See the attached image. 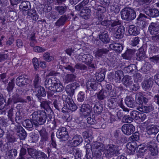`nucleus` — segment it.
Segmentation results:
<instances>
[{
  "label": "nucleus",
  "mask_w": 159,
  "mask_h": 159,
  "mask_svg": "<svg viewBox=\"0 0 159 159\" xmlns=\"http://www.w3.org/2000/svg\"><path fill=\"white\" fill-rule=\"evenodd\" d=\"M57 79L55 77H52L50 78H47L44 82V86L45 88L50 90H52Z\"/></svg>",
  "instance_id": "obj_18"
},
{
  "label": "nucleus",
  "mask_w": 159,
  "mask_h": 159,
  "mask_svg": "<svg viewBox=\"0 0 159 159\" xmlns=\"http://www.w3.org/2000/svg\"><path fill=\"white\" fill-rule=\"evenodd\" d=\"M137 70V67L134 64H130L129 65L125 67L124 69L125 73L130 75L134 74Z\"/></svg>",
  "instance_id": "obj_21"
},
{
  "label": "nucleus",
  "mask_w": 159,
  "mask_h": 159,
  "mask_svg": "<svg viewBox=\"0 0 159 159\" xmlns=\"http://www.w3.org/2000/svg\"><path fill=\"white\" fill-rule=\"evenodd\" d=\"M56 135L58 138L64 141L67 140L69 137L67 129L64 127L60 128L58 129Z\"/></svg>",
  "instance_id": "obj_6"
},
{
  "label": "nucleus",
  "mask_w": 159,
  "mask_h": 159,
  "mask_svg": "<svg viewBox=\"0 0 159 159\" xmlns=\"http://www.w3.org/2000/svg\"><path fill=\"white\" fill-rule=\"evenodd\" d=\"M7 138L8 142L11 143H14L16 141V137L14 135L9 134L7 136Z\"/></svg>",
  "instance_id": "obj_61"
},
{
  "label": "nucleus",
  "mask_w": 159,
  "mask_h": 159,
  "mask_svg": "<svg viewBox=\"0 0 159 159\" xmlns=\"http://www.w3.org/2000/svg\"><path fill=\"white\" fill-rule=\"evenodd\" d=\"M5 102L4 107L6 109H8L9 107V106L11 105L16 104L18 102H26L23 98L20 97L19 95L16 93H13L12 96H10L9 95V98L7 99V102H6V100L4 98L2 94L0 93V102L4 104Z\"/></svg>",
  "instance_id": "obj_2"
},
{
  "label": "nucleus",
  "mask_w": 159,
  "mask_h": 159,
  "mask_svg": "<svg viewBox=\"0 0 159 159\" xmlns=\"http://www.w3.org/2000/svg\"><path fill=\"white\" fill-rule=\"evenodd\" d=\"M97 98L99 100H104L108 95L107 91L103 89H102L98 92L96 93Z\"/></svg>",
  "instance_id": "obj_33"
},
{
  "label": "nucleus",
  "mask_w": 159,
  "mask_h": 159,
  "mask_svg": "<svg viewBox=\"0 0 159 159\" xmlns=\"http://www.w3.org/2000/svg\"><path fill=\"white\" fill-rule=\"evenodd\" d=\"M92 149L93 151H104L105 149V146L103 143L97 142H94L92 144Z\"/></svg>",
  "instance_id": "obj_23"
},
{
  "label": "nucleus",
  "mask_w": 159,
  "mask_h": 159,
  "mask_svg": "<svg viewBox=\"0 0 159 159\" xmlns=\"http://www.w3.org/2000/svg\"><path fill=\"white\" fill-rule=\"evenodd\" d=\"M17 135L19 136L20 140H24L27 136V133L24 129L21 132L17 134Z\"/></svg>",
  "instance_id": "obj_60"
},
{
  "label": "nucleus",
  "mask_w": 159,
  "mask_h": 159,
  "mask_svg": "<svg viewBox=\"0 0 159 159\" xmlns=\"http://www.w3.org/2000/svg\"><path fill=\"white\" fill-rule=\"evenodd\" d=\"M55 9L58 14L60 15H62L66 12L67 10V7L65 5L63 6H56Z\"/></svg>",
  "instance_id": "obj_39"
},
{
  "label": "nucleus",
  "mask_w": 159,
  "mask_h": 159,
  "mask_svg": "<svg viewBox=\"0 0 159 159\" xmlns=\"http://www.w3.org/2000/svg\"><path fill=\"white\" fill-rule=\"evenodd\" d=\"M117 150L116 146L114 145H108L104 149L103 156L107 158L112 157L115 153Z\"/></svg>",
  "instance_id": "obj_5"
},
{
  "label": "nucleus",
  "mask_w": 159,
  "mask_h": 159,
  "mask_svg": "<svg viewBox=\"0 0 159 159\" xmlns=\"http://www.w3.org/2000/svg\"><path fill=\"white\" fill-rule=\"evenodd\" d=\"M52 105L54 107L58 110L61 109L63 105V102L59 99H55L53 100Z\"/></svg>",
  "instance_id": "obj_42"
},
{
  "label": "nucleus",
  "mask_w": 159,
  "mask_h": 159,
  "mask_svg": "<svg viewBox=\"0 0 159 159\" xmlns=\"http://www.w3.org/2000/svg\"><path fill=\"white\" fill-rule=\"evenodd\" d=\"M145 13L150 17H156L159 16V11L157 9L147 7L144 9Z\"/></svg>",
  "instance_id": "obj_17"
},
{
  "label": "nucleus",
  "mask_w": 159,
  "mask_h": 159,
  "mask_svg": "<svg viewBox=\"0 0 159 159\" xmlns=\"http://www.w3.org/2000/svg\"><path fill=\"white\" fill-rule=\"evenodd\" d=\"M36 159H48L47 157L43 152H39L36 157Z\"/></svg>",
  "instance_id": "obj_62"
},
{
  "label": "nucleus",
  "mask_w": 159,
  "mask_h": 159,
  "mask_svg": "<svg viewBox=\"0 0 159 159\" xmlns=\"http://www.w3.org/2000/svg\"><path fill=\"white\" fill-rule=\"evenodd\" d=\"M62 98L63 100L67 104L69 110L74 111L77 109V107L72 98L66 95L62 96Z\"/></svg>",
  "instance_id": "obj_10"
},
{
  "label": "nucleus",
  "mask_w": 159,
  "mask_h": 159,
  "mask_svg": "<svg viewBox=\"0 0 159 159\" xmlns=\"http://www.w3.org/2000/svg\"><path fill=\"white\" fill-rule=\"evenodd\" d=\"M27 150L29 155L33 157H36L37 155H38L39 152L37 151L35 149L31 148H28Z\"/></svg>",
  "instance_id": "obj_50"
},
{
  "label": "nucleus",
  "mask_w": 159,
  "mask_h": 159,
  "mask_svg": "<svg viewBox=\"0 0 159 159\" xmlns=\"http://www.w3.org/2000/svg\"><path fill=\"white\" fill-rule=\"evenodd\" d=\"M159 131V126L152 125L147 128V133L149 135L156 134Z\"/></svg>",
  "instance_id": "obj_27"
},
{
  "label": "nucleus",
  "mask_w": 159,
  "mask_h": 159,
  "mask_svg": "<svg viewBox=\"0 0 159 159\" xmlns=\"http://www.w3.org/2000/svg\"><path fill=\"white\" fill-rule=\"evenodd\" d=\"M103 106L101 104H95L93 107V110L95 114H100L103 111Z\"/></svg>",
  "instance_id": "obj_43"
},
{
  "label": "nucleus",
  "mask_w": 159,
  "mask_h": 159,
  "mask_svg": "<svg viewBox=\"0 0 159 159\" xmlns=\"http://www.w3.org/2000/svg\"><path fill=\"white\" fill-rule=\"evenodd\" d=\"M75 159H81L82 156L81 151L79 148L75 150V152L73 154Z\"/></svg>",
  "instance_id": "obj_55"
},
{
  "label": "nucleus",
  "mask_w": 159,
  "mask_h": 159,
  "mask_svg": "<svg viewBox=\"0 0 159 159\" xmlns=\"http://www.w3.org/2000/svg\"><path fill=\"white\" fill-rule=\"evenodd\" d=\"M126 147L130 151V153L134 154L137 147L136 143L134 142L128 143L126 145Z\"/></svg>",
  "instance_id": "obj_35"
},
{
  "label": "nucleus",
  "mask_w": 159,
  "mask_h": 159,
  "mask_svg": "<svg viewBox=\"0 0 159 159\" xmlns=\"http://www.w3.org/2000/svg\"><path fill=\"white\" fill-rule=\"evenodd\" d=\"M98 36L99 39L103 43L107 44L109 42L110 39L107 32H100Z\"/></svg>",
  "instance_id": "obj_20"
},
{
  "label": "nucleus",
  "mask_w": 159,
  "mask_h": 159,
  "mask_svg": "<svg viewBox=\"0 0 159 159\" xmlns=\"http://www.w3.org/2000/svg\"><path fill=\"white\" fill-rule=\"evenodd\" d=\"M26 11V13L29 16H30L32 19L34 20H38L39 17L38 15L36 13V11L34 8L29 9Z\"/></svg>",
  "instance_id": "obj_32"
},
{
  "label": "nucleus",
  "mask_w": 159,
  "mask_h": 159,
  "mask_svg": "<svg viewBox=\"0 0 159 159\" xmlns=\"http://www.w3.org/2000/svg\"><path fill=\"white\" fill-rule=\"evenodd\" d=\"M136 51L135 49L127 48L125 52L122 54V57L124 59L131 61Z\"/></svg>",
  "instance_id": "obj_16"
},
{
  "label": "nucleus",
  "mask_w": 159,
  "mask_h": 159,
  "mask_svg": "<svg viewBox=\"0 0 159 159\" xmlns=\"http://www.w3.org/2000/svg\"><path fill=\"white\" fill-rule=\"evenodd\" d=\"M153 82L152 78H149L148 79H146L142 83L143 88L145 90L149 89L153 85Z\"/></svg>",
  "instance_id": "obj_31"
},
{
  "label": "nucleus",
  "mask_w": 159,
  "mask_h": 159,
  "mask_svg": "<svg viewBox=\"0 0 159 159\" xmlns=\"http://www.w3.org/2000/svg\"><path fill=\"white\" fill-rule=\"evenodd\" d=\"M148 149L150 151L152 156H156L158 155V151L156 146L149 145Z\"/></svg>",
  "instance_id": "obj_45"
},
{
  "label": "nucleus",
  "mask_w": 159,
  "mask_h": 159,
  "mask_svg": "<svg viewBox=\"0 0 159 159\" xmlns=\"http://www.w3.org/2000/svg\"><path fill=\"white\" fill-rule=\"evenodd\" d=\"M91 12V10L87 7H85L84 10L80 12V16L85 19H88L90 16Z\"/></svg>",
  "instance_id": "obj_26"
},
{
  "label": "nucleus",
  "mask_w": 159,
  "mask_h": 159,
  "mask_svg": "<svg viewBox=\"0 0 159 159\" xmlns=\"http://www.w3.org/2000/svg\"><path fill=\"white\" fill-rule=\"evenodd\" d=\"M43 57L44 60L48 62L52 61L54 59V57L50 55V53L47 52H45L43 55Z\"/></svg>",
  "instance_id": "obj_54"
},
{
  "label": "nucleus",
  "mask_w": 159,
  "mask_h": 159,
  "mask_svg": "<svg viewBox=\"0 0 159 159\" xmlns=\"http://www.w3.org/2000/svg\"><path fill=\"white\" fill-rule=\"evenodd\" d=\"M121 130L124 134L129 135L134 132L135 130V128L132 124H126L122 126Z\"/></svg>",
  "instance_id": "obj_11"
},
{
  "label": "nucleus",
  "mask_w": 159,
  "mask_h": 159,
  "mask_svg": "<svg viewBox=\"0 0 159 159\" xmlns=\"http://www.w3.org/2000/svg\"><path fill=\"white\" fill-rule=\"evenodd\" d=\"M20 10L26 11L29 9H30L31 5L30 3L27 1L22 2L20 5Z\"/></svg>",
  "instance_id": "obj_38"
},
{
  "label": "nucleus",
  "mask_w": 159,
  "mask_h": 159,
  "mask_svg": "<svg viewBox=\"0 0 159 159\" xmlns=\"http://www.w3.org/2000/svg\"><path fill=\"white\" fill-rule=\"evenodd\" d=\"M40 78L38 74H36L33 84L34 88H37V87L40 86L39 85L40 82Z\"/></svg>",
  "instance_id": "obj_53"
},
{
  "label": "nucleus",
  "mask_w": 159,
  "mask_h": 159,
  "mask_svg": "<svg viewBox=\"0 0 159 159\" xmlns=\"http://www.w3.org/2000/svg\"><path fill=\"white\" fill-rule=\"evenodd\" d=\"M77 58L80 61H81L91 68L95 69L97 68L96 65L92 64L93 57L90 54H86L83 55H79L78 56Z\"/></svg>",
  "instance_id": "obj_4"
},
{
  "label": "nucleus",
  "mask_w": 159,
  "mask_h": 159,
  "mask_svg": "<svg viewBox=\"0 0 159 159\" xmlns=\"http://www.w3.org/2000/svg\"><path fill=\"white\" fill-rule=\"evenodd\" d=\"M82 137L80 135L76 134L74 136L72 140L69 141V143L73 146H77L82 143Z\"/></svg>",
  "instance_id": "obj_22"
},
{
  "label": "nucleus",
  "mask_w": 159,
  "mask_h": 159,
  "mask_svg": "<svg viewBox=\"0 0 159 159\" xmlns=\"http://www.w3.org/2000/svg\"><path fill=\"white\" fill-rule=\"evenodd\" d=\"M75 75L73 74L66 75L65 77V82L68 83L74 81L76 78Z\"/></svg>",
  "instance_id": "obj_46"
},
{
  "label": "nucleus",
  "mask_w": 159,
  "mask_h": 159,
  "mask_svg": "<svg viewBox=\"0 0 159 159\" xmlns=\"http://www.w3.org/2000/svg\"><path fill=\"white\" fill-rule=\"evenodd\" d=\"M125 101L126 105L128 107L134 108L136 106V102L134 98L132 96H127Z\"/></svg>",
  "instance_id": "obj_25"
},
{
  "label": "nucleus",
  "mask_w": 159,
  "mask_h": 159,
  "mask_svg": "<svg viewBox=\"0 0 159 159\" xmlns=\"http://www.w3.org/2000/svg\"><path fill=\"white\" fill-rule=\"evenodd\" d=\"M31 90L37 92L36 96L38 101H41L42 98H43L46 96V91L45 88L41 86L34 89L32 88Z\"/></svg>",
  "instance_id": "obj_8"
},
{
  "label": "nucleus",
  "mask_w": 159,
  "mask_h": 159,
  "mask_svg": "<svg viewBox=\"0 0 159 159\" xmlns=\"http://www.w3.org/2000/svg\"><path fill=\"white\" fill-rule=\"evenodd\" d=\"M115 76L118 80H120L124 76L123 72L121 70H117L115 72Z\"/></svg>",
  "instance_id": "obj_58"
},
{
  "label": "nucleus",
  "mask_w": 159,
  "mask_h": 159,
  "mask_svg": "<svg viewBox=\"0 0 159 159\" xmlns=\"http://www.w3.org/2000/svg\"><path fill=\"white\" fill-rule=\"evenodd\" d=\"M85 93L84 92L80 91L79 93L77 100L78 101L82 102H83L85 99Z\"/></svg>",
  "instance_id": "obj_59"
},
{
  "label": "nucleus",
  "mask_w": 159,
  "mask_h": 159,
  "mask_svg": "<svg viewBox=\"0 0 159 159\" xmlns=\"http://www.w3.org/2000/svg\"><path fill=\"white\" fill-rule=\"evenodd\" d=\"M79 86V84L76 82L68 85L66 88V92L70 96H72L74 94L75 90Z\"/></svg>",
  "instance_id": "obj_13"
},
{
  "label": "nucleus",
  "mask_w": 159,
  "mask_h": 159,
  "mask_svg": "<svg viewBox=\"0 0 159 159\" xmlns=\"http://www.w3.org/2000/svg\"><path fill=\"white\" fill-rule=\"evenodd\" d=\"M75 68L84 71L88 70L87 67L85 65L81 63H76L75 66Z\"/></svg>",
  "instance_id": "obj_48"
},
{
  "label": "nucleus",
  "mask_w": 159,
  "mask_h": 159,
  "mask_svg": "<svg viewBox=\"0 0 159 159\" xmlns=\"http://www.w3.org/2000/svg\"><path fill=\"white\" fill-rule=\"evenodd\" d=\"M68 19V17L66 15L61 16L55 23V25L57 26L63 25Z\"/></svg>",
  "instance_id": "obj_37"
},
{
  "label": "nucleus",
  "mask_w": 159,
  "mask_h": 159,
  "mask_svg": "<svg viewBox=\"0 0 159 159\" xmlns=\"http://www.w3.org/2000/svg\"><path fill=\"white\" fill-rule=\"evenodd\" d=\"M139 139V134L138 132H135L129 137V140L131 141H137Z\"/></svg>",
  "instance_id": "obj_56"
},
{
  "label": "nucleus",
  "mask_w": 159,
  "mask_h": 159,
  "mask_svg": "<svg viewBox=\"0 0 159 159\" xmlns=\"http://www.w3.org/2000/svg\"><path fill=\"white\" fill-rule=\"evenodd\" d=\"M86 85L87 89L90 91H95L101 87V84L93 79L88 80Z\"/></svg>",
  "instance_id": "obj_7"
},
{
  "label": "nucleus",
  "mask_w": 159,
  "mask_h": 159,
  "mask_svg": "<svg viewBox=\"0 0 159 159\" xmlns=\"http://www.w3.org/2000/svg\"><path fill=\"white\" fill-rule=\"evenodd\" d=\"M8 156L10 158L15 157L17 155V151L16 149H12L9 150L7 152Z\"/></svg>",
  "instance_id": "obj_51"
},
{
  "label": "nucleus",
  "mask_w": 159,
  "mask_h": 159,
  "mask_svg": "<svg viewBox=\"0 0 159 159\" xmlns=\"http://www.w3.org/2000/svg\"><path fill=\"white\" fill-rule=\"evenodd\" d=\"M30 83V80L25 78L24 75H20L16 79V84L20 87H24L26 86Z\"/></svg>",
  "instance_id": "obj_12"
},
{
  "label": "nucleus",
  "mask_w": 159,
  "mask_h": 159,
  "mask_svg": "<svg viewBox=\"0 0 159 159\" xmlns=\"http://www.w3.org/2000/svg\"><path fill=\"white\" fill-rule=\"evenodd\" d=\"M75 146H73L71 144H70L69 142L68 143V146L67 149V152L70 154H73L75 152V150H76L77 149V148H75Z\"/></svg>",
  "instance_id": "obj_57"
},
{
  "label": "nucleus",
  "mask_w": 159,
  "mask_h": 159,
  "mask_svg": "<svg viewBox=\"0 0 159 159\" xmlns=\"http://www.w3.org/2000/svg\"><path fill=\"white\" fill-rule=\"evenodd\" d=\"M39 133L41 136V141L43 143L46 142L48 138V134L46 130L44 129H41L39 131Z\"/></svg>",
  "instance_id": "obj_40"
},
{
  "label": "nucleus",
  "mask_w": 159,
  "mask_h": 159,
  "mask_svg": "<svg viewBox=\"0 0 159 159\" xmlns=\"http://www.w3.org/2000/svg\"><path fill=\"white\" fill-rule=\"evenodd\" d=\"M154 109L153 107L151 105L147 106H139L138 110L143 112L148 113L152 111Z\"/></svg>",
  "instance_id": "obj_36"
},
{
  "label": "nucleus",
  "mask_w": 159,
  "mask_h": 159,
  "mask_svg": "<svg viewBox=\"0 0 159 159\" xmlns=\"http://www.w3.org/2000/svg\"><path fill=\"white\" fill-rule=\"evenodd\" d=\"M148 30L152 35L157 34L159 33V25L156 23L152 22L149 26Z\"/></svg>",
  "instance_id": "obj_14"
},
{
  "label": "nucleus",
  "mask_w": 159,
  "mask_h": 159,
  "mask_svg": "<svg viewBox=\"0 0 159 159\" xmlns=\"http://www.w3.org/2000/svg\"><path fill=\"white\" fill-rule=\"evenodd\" d=\"M120 13L122 19L127 21L133 20L136 16L135 11L129 7L125 8L121 10Z\"/></svg>",
  "instance_id": "obj_3"
},
{
  "label": "nucleus",
  "mask_w": 159,
  "mask_h": 159,
  "mask_svg": "<svg viewBox=\"0 0 159 159\" xmlns=\"http://www.w3.org/2000/svg\"><path fill=\"white\" fill-rule=\"evenodd\" d=\"M117 102L115 98H111L108 101V107L110 109H114L117 106Z\"/></svg>",
  "instance_id": "obj_41"
},
{
  "label": "nucleus",
  "mask_w": 159,
  "mask_h": 159,
  "mask_svg": "<svg viewBox=\"0 0 159 159\" xmlns=\"http://www.w3.org/2000/svg\"><path fill=\"white\" fill-rule=\"evenodd\" d=\"M101 151H93L94 155V157L96 159H101L102 156Z\"/></svg>",
  "instance_id": "obj_63"
},
{
  "label": "nucleus",
  "mask_w": 159,
  "mask_h": 159,
  "mask_svg": "<svg viewBox=\"0 0 159 159\" xmlns=\"http://www.w3.org/2000/svg\"><path fill=\"white\" fill-rule=\"evenodd\" d=\"M64 87L62 84L60 83H57V81H56L53 87H52V90L51 91H53V92L60 93L62 92L64 89Z\"/></svg>",
  "instance_id": "obj_34"
},
{
  "label": "nucleus",
  "mask_w": 159,
  "mask_h": 159,
  "mask_svg": "<svg viewBox=\"0 0 159 159\" xmlns=\"http://www.w3.org/2000/svg\"><path fill=\"white\" fill-rule=\"evenodd\" d=\"M123 49V45L120 43H113L109 46V49L114 50L116 53H120Z\"/></svg>",
  "instance_id": "obj_19"
},
{
  "label": "nucleus",
  "mask_w": 159,
  "mask_h": 159,
  "mask_svg": "<svg viewBox=\"0 0 159 159\" xmlns=\"http://www.w3.org/2000/svg\"><path fill=\"white\" fill-rule=\"evenodd\" d=\"M105 71L104 70H102L96 74V80L99 82H102L103 80L105 77Z\"/></svg>",
  "instance_id": "obj_44"
},
{
  "label": "nucleus",
  "mask_w": 159,
  "mask_h": 159,
  "mask_svg": "<svg viewBox=\"0 0 159 159\" xmlns=\"http://www.w3.org/2000/svg\"><path fill=\"white\" fill-rule=\"evenodd\" d=\"M120 24V20L118 19L114 20L111 19L110 26L107 27V30L109 32L114 33L117 28L118 26Z\"/></svg>",
  "instance_id": "obj_15"
},
{
  "label": "nucleus",
  "mask_w": 159,
  "mask_h": 159,
  "mask_svg": "<svg viewBox=\"0 0 159 159\" xmlns=\"http://www.w3.org/2000/svg\"><path fill=\"white\" fill-rule=\"evenodd\" d=\"M148 52L149 53H152L157 52L158 50V48L157 47L152 44H148Z\"/></svg>",
  "instance_id": "obj_49"
},
{
  "label": "nucleus",
  "mask_w": 159,
  "mask_h": 159,
  "mask_svg": "<svg viewBox=\"0 0 159 159\" xmlns=\"http://www.w3.org/2000/svg\"><path fill=\"white\" fill-rule=\"evenodd\" d=\"M92 109V107L89 104H83L81 106L80 111L82 113L83 116L86 117L90 115Z\"/></svg>",
  "instance_id": "obj_9"
},
{
  "label": "nucleus",
  "mask_w": 159,
  "mask_h": 159,
  "mask_svg": "<svg viewBox=\"0 0 159 159\" xmlns=\"http://www.w3.org/2000/svg\"><path fill=\"white\" fill-rule=\"evenodd\" d=\"M129 34L130 35H137L140 33V29L134 25L129 26L128 30Z\"/></svg>",
  "instance_id": "obj_30"
},
{
  "label": "nucleus",
  "mask_w": 159,
  "mask_h": 159,
  "mask_svg": "<svg viewBox=\"0 0 159 159\" xmlns=\"http://www.w3.org/2000/svg\"><path fill=\"white\" fill-rule=\"evenodd\" d=\"M151 1L152 0H136L134 3L137 7H139L144 4L148 5Z\"/></svg>",
  "instance_id": "obj_47"
},
{
  "label": "nucleus",
  "mask_w": 159,
  "mask_h": 159,
  "mask_svg": "<svg viewBox=\"0 0 159 159\" xmlns=\"http://www.w3.org/2000/svg\"><path fill=\"white\" fill-rule=\"evenodd\" d=\"M32 119H26L23 121V126L27 129H32L33 125L36 128H38L41 125L47 122L48 124L51 120V118L47 117L46 112L43 111H35L32 114Z\"/></svg>",
  "instance_id": "obj_1"
},
{
  "label": "nucleus",
  "mask_w": 159,
  "mask_h": 159,
  "mask_svg": "<svg viewBox=\"0 0 159 159\" xmlns=\"http://www.w3.org/2000/svg\"><path fill=\"white\" fill-rule=\"evenodd\" d=\"M123 84L126 87L129 88L133 84V80L131 76L125 75L122 79Z\"/></svg>",
  "instance_id": "obj_29"
},
{
  "label": "nucleus",
  "mask_w": 159,
  "mask_h": 159,
  "mask_svg": "<svg viewBox=\"0 0 159 159\" xmlns=\"http://www.w3.org/2000/svg\"><path fill=\"white\" fill-rule=\"evenodd\" d=\"M149 59L151 62L154 63H159V57L158 55L150 57Z\"/></svg>",
  "instance_id": "obj_64"
},
{
  "label": "nucleus",
  "mask_w": 159,
  "mask_h": 159,
  "mask_svg": "<svg viewBox=\"0 0 159 159\" xmlns=\"http://www.w3.org/2000/svg\"><path fill=\"white\" fill-rule=\"evenodd\" d=\"M11 81V82H9L6 88L7 90L9 93L13 91L15 86L14 80L12 79Z\"/></svg>",
  "instance_id": "obj_52"
},
{
  "label": "nucleus",
  "mask_w": 159,
  "mask_h": 159,
  "mask_svg": "<svg viewBox=\"0 0 159 159\" xmlns=\"http://www.w3.org/2000/svg\"><path fill=\"white\" fill-rule=\"evenodd\" d=\"M38 101L40 103V107L41 109H44L46 111L49 109L51 111H52L49 105L50 102V101L46 99H44L43 98H42L41 101Z\"/></svg>",
  "instance_id": "obj_24"
},
{
  "label": "nucleus",
  "mask_w": 159,
  "mask_h": 159,
  "mask_svg": "<svg viewBox=\"0 0 159 159\" xmlns=\"http://www.w3.org/2000/svg\"><path fill=\"white\" fill-rule=\"evenodd\" d=\"M110 50L108 49L102 48H98L96 52V56L98 57H102L103 56H104L107 54L109 52Z\"/></svg>",
  "instance_id": "obj_28"
}]
</instances>
